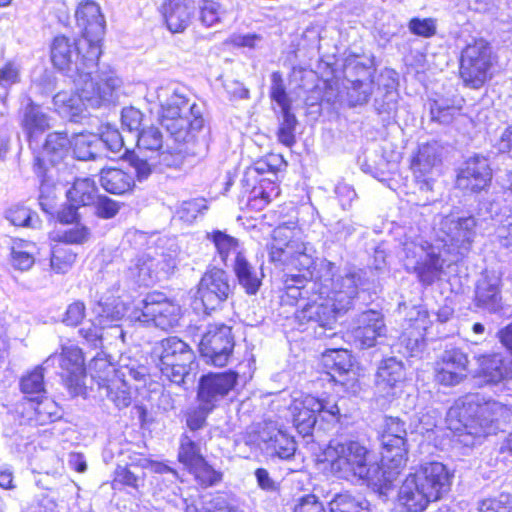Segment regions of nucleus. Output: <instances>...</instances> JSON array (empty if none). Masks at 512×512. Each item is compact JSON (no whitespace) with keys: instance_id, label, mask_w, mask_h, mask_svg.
I'll return each instance as SVG.
<instances>
[{"instance_id":"nucleus-1","label":"nucleus","mask_w":512,"mask_h":512,"mask_svg":"<svg viewBox=\"0 0 512 512\" xmlns=\"http://www.w3.org/2000/svg\"><path fill=\"white\" fill-rule=\"evenodd\" d=\"M335 270V264L321 263L322 273L311 282V290L317 297L295 313L298 329L302 332L312 330L316 338L333 336L338 316L349 311L364 291L363 270L348 268L338 274Z\"/></svg>"},{"instance_id":"nucleus-2","label":"nucleus","mask_w":512,"mask_h":512,"mask_svg":"<svg viewBox=\"0 0 512 512\" xmlns=\"http://www.w3.org/2000/svg\"><path fill=\"white\" fill-rule=\"evenodd\" d=\"M157 98L161 106L160 123L170 135L175 147L158 152L159 164L168 168H179L185 159V143L193 138V133L201 130L204 119L198 106L185 95V89L176 84L160 87Z\"/></svg>"},{"instance_id":"nucleus-3","label":"nucleus","mask_w":512,"mask_h":512,"mask_svg":"<svg viewBox=\"0 0 512 512\" xmlns=\"http://www.w3.org/2000/svg\"><path fill=\"white\" fill-rule=\"evenodd\" d=\"M314 253L313 246L303 241L296 223H284L273 230V242L269 249L271 262L299 271L298 274L285 276L284 289L289 298L297 300L303 297V290L313 278Z\"/></svg>"},{"instance_id":"nucleus-4","label":"nucleus","mask_w":512,"mask_h":512,"mask_svg":"<svg viewBox=\"0 0 512 512\" xmlns=\"http://www.w3.org/2000/svg\"><path fill=\"white\" fill-rule=\"evenodd\" d=\"M77 92L61 91L53 97L56 111L64 117L81 116L87 108H99L117 100L121 81L113 72L72 78Z\"/></svg>"},{"instance_id":"nucleus-5","label":"nucleus","mask_w":512,"mask_h":512,"mask_svg":"<svg viewBox=\"0 0 512 512\" xmlns=\"http://www.w3.org/2000/svg\"><path fill=\"white\" fill-rule=\"evenodd\" d=\"M331 473L351 482L377 484L381 468L369 449L357 440L333 439L324 450Z\"/></svg>"},{"instance_id":"nucleus-6","label":"nucleus","mask_w":512,"mask_h":512,"mask_svg":"<svg viewBox=\"0 0 512 512\" xmlns=\"http://www.w3.org/2000/svg\"><path fill=\"white\" fill-rule=\"evenodd\" d=\"M401 250L398 252L405 270L416 275L424 286H430L440 279L445 260L440 248L424 239L419 229L409 227L399 239Z\"/></svg>"},{"instance_id":"nucleus-7","label":"nucleus","mask_w":512,"mask_h":512,"mask_svg":"<svg viewBox=\"0 0 512 512\" xmlns=\"http://www.w3.org/2000/svg\"><path fill=\"white\" fill-rule=\"evenodd\" d=\"M289 410L293 425L303 438L312 437L317 416L326 424L325 429L334 427L341 418L340 408L336 402L319 399L312 395L295 398Z\"/></svg>"},{"instance_id":"nucleus-8","label":"nucleus","mask_w":512,"mask_h":512,"mask_svg":"<svg viewBox=\"0 0 512 512\" xmlns=\"http://www.w3.org/2000/svg\"><path fill=\"white\" fill-rule=\"evenodd\" d=\"M482 400L480 393H471L457 399L446 414L447 427L455 432L465 446L480 444L481 427L477 426V409Z\"/></svg>"},{"instance_id":"nucleus-9","label":"nucleus","mask_w":512,"mask_h":512,"mask_svg":"<svg viewBox=\"0 0 512 512\" xmlns=\"http://www.w3.org/2000/svg\"><path fill=\"white\" fill-rule=\"evenodd\" d=\"M75 17L77 26L82 30V45L87 47V54H83L85 64L88 67H97L105 33V20L100 7L94 1L82 2Z\"/></svg>"},{"instance_id":"nucleus-10","label":"nucleus","mask_w":512,"mask_h":512,"mask_svg":"<svg viewBox=\"0 0 512 512\" xmlns=\"http://www.w3.org/2000/svg\"><path fill=\"white\" fill-rule=\"evenodd\" d=\"M181 308L162 293L153 292L142 298L130 313V322L153 324L163 330L175 327L180 319Z\"/></svg>"},{"instance_id":"nucleus-11","label":"nucleus","mask_w":512,"mask_h":512,"mask_svg":"<svg viewBox=\"0 0 512 512\" xmlns=\"http://www.w3.org/2000/svg\"><path fill=\"white\" fill-rule=\"evenodd\" d=\"M162 376L175 384H181L194 364L193 350L178 337L163 339L156 349Z\"/></svg>"},{"instance_id":"nucleus-12","label":"nucleus","mask_w":512,"mask_h":512,"mask_svg":"<svg viewBox=\"0 0 512 512\" xmlns=\"http://www.w3.org/2000/svg\"><path fill=\"white\" fill-rule=\"evenodd\" d=\"M378 433L383 448L382 462L392 470L389 474H397L407 461L405 422L398 417L385 416L379 425Z\"/></svg>"},{"instance_id":"nucleus-13","label":"nucleus","mask_w":512,"mask_h":512,"mask_svg":"<svg viewBox=\"0 0 512 512\" xmlns=\"http://www.w3.org/2000/svg\"><path fill=\"white\" fill-rule=\"evenodd\" d=\"M492 51L489 43L480 38L468 43L462 50L460 76L466 86L478 89L490 78Z\"/></svg>"},{"instance_id":"nucleus-14","label":"nucleus","mask_w":512,"mask_h":512,"mask_svg":"<svg viewBox=\"0 0 512 512\" xmlns=\"http://www.w3.org/2000/svg\"><path fill=\"white\" fill-rule=\"evenodd\" d=\"M51 61L56 69L70 78L83 77L86 73L92 76L96 67L85 64L83 54H87V47L82 45V38L78 41L64 35L56 36L50 47Z\"/></svg>"},{"instance_id":"nucleus-15","label":"nucleus","mask_w":512,"mask_h":512,"mask_svg":"<svg viewBox=\"0 0 512 512\" xmlns=\"http://www.w3.org/2000/svg\"><path fill=\"white\" fill-rule=\"evenodd\" d=\"M485 204L489 203L482 202L480 204L477 218L472 215L458 216L456 214H450L442 217L438 223L439 230L446 236L447 241L459 251H467L469 249L476 235V227L480 225L482 221H486L490 218L498 223V218L496 216L491 217Z\"/></svg>"},{"instance_id":"nucleus-16","label":"nucleus","mask_w":512,"mask_h":512,"mask_svg":"<svg viewBox=\"0 0 512 512\" xmlns=\"http://www.w3.org/2000/svg\"><path fill=\"white\" fill-rule=\"evenodd\" d=\"M276 178L275 170L264 160L257 161L246 170L243 182L247 187H251L248 205L252 209L262 210L279 195Z\"/></svg>"},{"instance_id":"nucleus-17","label":"nucleus","mask_w":512,"mask_h":512,"mask_svg":"<svg viewBox=\"0 0 512 512\" xmlns=\"http://www.w3.org/2000/svg\"><path fill=\"white\" fill-rule=\"evenodd\" d=\"M231 293L228 275L221 269L207 271L200 279L193 294L196 308L202 307L205 313L215 311L222 306Z\"/></svg>"},{"instance_id":"nucleus-18","label":"nucleus","mask_w":512,"mask_h":512,"mask_svg":"<svg viewBox=\"0 0 512 512\" xmlns=\"http://www.w3.org/2000/svg\"><path fill=\"white\" fill-rule=\"evenodd\" d=\"M88 371L99 387L107 391V396L118 409L128 407V392L126 390L124 374L119 375L114 365L103 355L95 356L88 365Z\"/></svg>"},{"instance_id":"nucleus-19","label":"nucleus","mask_w":512,"mask_h":512,"mask_svg":"<svg viewBox=\"0 0 512 512\" xmlns=\"http://www.w3.org/2000/svg\"><path fill=\"white\" fill-rule=\"evenodd\" d=\"M231 328L224 324L210 325L199 344L201 355L215 366H224L233 351Z\"/></svg>"},{"instance_id":"nucleus-20","label":"nucleus","mask_w":512,"mask_h":512,"mask_svg":"<svg viewBox=\"0 0 512 512\" xmlns=\"http://www.w3.org/2000/svg\"><path fill=\"white\" fill-rule=\"evenodd\" d=\"M468 357L459 348L446 349L435 363V380L444 386L460 384L468 372Z\"/></svg>"},{"instance_id":"nucleus-21","label":"nucleus","mask_w":512,"mask_h":512,"mask_svg":"<svg viewBox=\"0 0 512 512\" xmlns=\"http://www.w3.org/2000/svg\"><path fill=\"white\" fill-rule=\"evenodd\" d=\"M238 374L234 371L208 373L203 375L198 385V400L206 407L214 409L216 405L235 387Z\"/></svg>"},{"instance_id":"nucleus-22","label":"nucleus","mask_w":512,"mask_h":512,"mask_svg":"<svg viewBox=\"0 0 512 512\" xmlns=\"http://www.w3.org/2000/svg\"><path fill=\"white\" fill-rule=\"evenodd\" d=\"M70 144L66 133H51L47 136L42 151L35 156L34 159V172L41 180V194L39 197V203L42 209L49 212L48 205L45 202L43 191L45 189V173L47 170V163L55 164L61 159Z\"/></svg>"},{"instance_id":"nucleus-23","label":"nucleus","mask_w":512,"mask_h":512,"mask_svg":"<svg viewBox=\"0 0 512 512\" xmlns=\"http://www.w3.org/2000/svg\"><path fill=\"white\" fill-rule=\"evenodd\" d=\"M357 326L353 330L354 341L361 349L372 348L383 342L387 327L381 312L366 310L358 315Z\"/></svg>"},{"instance_id":"nucleus-24","label":"nucleus","mask_w":512,"mask_h":512,"mask_svg":"<svg viewBox=\"0 0 512 512\" xmlns=\"http://www.w3.org/2000/svg\"><path fill=\"white\" fill-rule=\"evenodd\" d=\"M162 143L163 137L157 127H144L138 132L136 150H130V167L135 169L139 182L148 178L153 165L148 162V158H141L140 154L145 151L155 153L162 147Z\"/></svg>"},{"instance_id":"nucleus-25","label":"nucleus","mask_w":512,"mask_h":512,"mask_svg":"<svg viewBox=\"0 0 512 512\" xmlns=\"http://www.w3.org/2000/svg\"><path fill=\"white\" fill-rule=\"evenodd\" d=\"M492 170L485 157L475 155L468 158L460 168L456 185L459 189L477 193L489 186Z\"/></svg>"},{"instance_id":"nucleus-26","label":"nucleus","mask_w":512,"mask_h":512,"mask_svg":"<svg viewBox=\"0 0 512 512\" xmlns=\"http://www.w3.org/2000/svg\"><path fill=\"white\" fill-rule=\"evenodd\" d=\"M410 473L437 501L450 490L452 474L441 462H425Z\"/></svg>"},{"instance_id":"nucleus-27","label":"nucleus","mask_w":512,"mask_h":512,"mask_svg":"<svg viewBox=\"0 0 512 512\" xmlns=\"http://www.w3.org/2000/svg\"><path fill=\"white\" fill-rule=\"evenodd\" d=\"M61 368L66 387L72 396H78L84 391L85 367L84 357L79 347L63 346L61 353Z\"/></svg>"},{"instance_id":"nucleus-28","label":"nucleus","mask_w":512,"mask_h":512,"mask_svg":"<svg viewBox=\"0 0 512 512\" xmlns=\"http://www.w3.org/2000/svg\"><path fill=\"white\" fill-rule=\"evenodd\" d=\"M405 379L403 363L395 357L381 361L376 373V392L380 397L392 399L400 391Z\"/></svg>"},{"instance_id":"nucleus-29","label":"nucleus","mask_w":512,"mask_h":512,"mask_svg":"<svg viewBox=\"0 0 512 512\" xmlns=\"http://www.w3.org/2000/svg\"><path fill=\"white\" fill-rule=\"evenodd\" d=\"M260 439L270 456L288 460L295 455L296 441L285 430L278 428L272 421L265 422L261 428Z\"/></svg>"},{"instance_id":"nucleus-30","label":"nucleus","mask_w":512,"mask_h":512,"mask_svg":"<svg viewBox=\"0 0 512 512\" xmlns=\"http://www.w3.org/2000/svg\"><path fill=\"white\" fill-rule=\"evenodd\" d=\"M440 163L435 145L425 144L419 147L411 161V170L421 189L431 190L432 181L437 174Z\"/></svg>"},{"instance_id":"nucleus-31","label":"nucleus","mask_w":512,"mask_h":512,"mask_svg":"<svg viewBox=\"0 0 512 512\" xmlns=\"http://www.w3.org/2000/svg\"><path fill=\"white\" fill-rule=\"evenodd\" d=\"M398 501L407 512H422L437 500L409 473L399 488Z\"/></svg>"},{"instance_id":"nucleus-32","label":"nucleus","mask_w":512,"mask_h":512,"mask_svg":"<svg viewBox=\"0 0 512 512\" xmlns=\"http://www.w3.org/2000/svg\"><path fill=\"white\" fill-rule=\"evenodd\" d=\"M194 0H166L162 5V15L169 31L183 32L195 14Z\"/></svg>"},{"instance_id":"nucleus-33","label":"nucleus","mask_w":512,"mask_h":512,"mask_svg":"<svg viewBox=\"0 0 512 512\" xmlns=\"http://www.w3.org/2000/svg\"><path fill=\"white\" fill-rule=\"evenodd\" d=\"M478 376L486 384L502 383L507 389L512 384V361L506 363L499 354L482 356L479 358Z\"/></svg>"},{"instance_id":"nucleus-34","label":"nucleus","mask_w":512,"mask_h":512,"mask_svg":"<svg viewBox=\"0 0 512 512\" xmlns=\"http://www.w3.org/2000/svg\"><path fill=\"white\" fill-rule=\"evenodd\" d=\"M510 416L508 407L498 401L487 399L482 395V400L477 409V426L481 427L483 438L494 434L499 429L500 422H506Z\"/></svg>"},{"instance_id":"nucleus-35","label":"nucleus","mask_w":512,"mask_h":512,"mask_svg":"<svg viewBox=\"0 0 512 512\" xmlns=\"http://www.w3.org/2000/svg\"><path fill=\"white\" fill-rule=\"evenodd\" d=\"M500 283L501 279L495 273H483L476 285V305L489 312H496L501 307Z\"/></svg>"},{"instance_id":"nucleus-36","label":"nucleus","mask_w":512,"mask_h":512,"mask_svg":"<svg viewBox=\"0 0 512 512\" xmlns=\"http://www.w3.org/2000/svg\"><path fill=\"white\" fill-rule=\"evenodd\" d=\"M509 187L508 191L512 195V171L508 174ZM485 204L487 210L493 218H498V227L496 235L502 247L512 252V201L509 205L501 206L497 201Z\"/></svg>"},{"instance_id":"nucleus-37","label":"nucleus","mask_w":512,"mask_h":512,"mask_svg":"<svg viewBox=\"0 0 512 512\" xmlns=\"http://www.w3.org/2000/svg\"><path fill=\"white\" fill-rule=\"evenodd\" d=\"M230 267L233 268L239 285L247 294L254 295L258 292L263 278L260 269L248 262L245 256L236 257L235 262Z\"/></svg>"},{"instance_id":"nucleus-38","label":"nucleus","mask_w":512,"mask_h":512,"mask_svg":"<svg viewBox=\"0 0 512 512\" xmlns=\"http://www.w3.org/2000/svg\"><path fill=\"white\" fill-rule=\"evenodd\" d=\"M22 128L30 142L50 128V119L39 105L30 101L23 111Z\"/></svg>"},{"instance_id":"nucleus-39","label":"nucleus","mask_w":512,"mask_h":512,"mask_svg":"<svg viewBox=\"0 0 512 512\" xmlns=\"http://www.w3.org/2000/svg\"><path fill=\"white\" fill-rule=\"evenodd\" d=\"M381 86L385 89L383 99L375 98V108L379 114H391L397 108L398 91L395 72L386 70L379 76V90Z\"/></svg>"},{"instance_id":"nucleus-40","label":"nucleus","mask_w":512,"mask_h":512,"mask_svg":"<svg viewBox=\"0 0 512 512\" xmlns=\"http://www.w3.org/2000/svg\"><path fill=\"white\" fill-rule=\"evenodd\" d=\"M207 238L213 242L226 267H230V265L235 262L236 257L244 256L240 250V245L237 239L222 231L216 230L211 233H207Z\"/></svg>"},{"instance_id":"nucleus-41","label":"nucleus","mask_w":512,"mask_h":512,"mask_svg":"<svg viewBox=\"0 0 512 512\" xmlns=\"http://www.w3.org/2000/svg\"><path fill=\"white\" fill-rule=\"evenodd\" d=\"M155 266V256L150 252H145L137 258L132 277L139 287H148L159 278V271Z\"/></svg>"},{"instance_id":"nucleus-42","label":"nucleus","mask_w":512,"mask_h":512,"mask_svg":"<svg viewBox=\"0 0 512 512\" xmlns=\"http://www.w3.org/2000/svg\"><path fill=\"white\" fill-rule=\"evenodd\" d=\"M43 371V365L37 366L20 380V389L27 396V404H33L34 400L42 398L45 394Z\"/></svg>"},{"instance_id":"nucleus-43","label":"nucleus","mask_w":512,"mask_h":512,"mask_svg":"<svg viewBox=\"0 0 512 512\" xmlns=\"http://www.w3.org/2000/svg\"><path fill=\"white\" fill-rule=\"evenodd\" d=\"M96 196L95 183L89 178L76 179L73 186L67 191V198L75 207L93 204Z\"/></svg>"},{"instance_id":"nucleus-44","label":"nucleus","mask_w":512,"mask_h":512,"mask_svg":"<svg viewBox=\"0 0 512 512\" xmlns=\"http://www.w3.org/2000/svg\"><path fill=\"white\" fill-rule=\"evenodd\" d=\"M73 153L79 160H91L100 156L101 139L95 134H78L72 142Z\"/></svg>"},{"instance_id":"nucleus-45","label":"nucleus","mask_w":512,"mask_h":512,"mask_svg":"<svg viewBox=\"0 0 512 512\" xmlns=\"http://www.w3.org/2000/svg\"><path fill=\"white\" fill-rule=\"evenodd\" d=\"M205 458L201 453L200 442L196 435L183 434L180 438L178 460L188 470Z\"/></svg>"},{"instance_id":"nucleus-46","label":"nucleus","mask_w":512,"mask_h":512,"mask_svg":"<svg viewBox=\"0 0 512 512\" xmlns=\"http://www.w3.org/2000/svg\"><path fill=\"white\" fill-rule=\"evenodd\" d=\"M233 7L232 0H202L199 5L200 21L207 27L219 23L222 17Z\"/></svg>"},{"instance_id":"nucleus-47","label":"nucleus","mask_w":512,"mask_h":512,"mask_svg":"<svg viewBox=\"0 0 512 512\" xmlns=\"http://www.w3.org/2000/svg\"><path fill=\"white\" fill-rule=\"evenodd\" d=\"M29 405L34 410V421L39 425H45L61 417L58 404L52 399L44 397V395L42 398L34 400V403Z\"/></svg>"},{"instance_id":"nucleus-48","label":"nucleus","mask_w":512,"mask_h":512,"mask_svg":"<svg viewBox=\"0 0 512 512\" xmlns=\"http://www.w3.org/2000/svg\"><path fill=\"white\" fill-rule=\"evenodd\" d=\"M100 182L102 187L109 193L124 194L128 190L127 174L118 168L103 170Z\"/></svg>"},{"instance_id":"nucleus-49","label":"nucleus","mask_w":512,"mask_h":512,"mask_svg":"<svg viewBox=\"0 0 512 512\" xmlns=\"http://www.w3.org/2000/svg\"><path fill=\"white\" fill-rule=\"evenodd\" d=\"M89 237V229L79 223L64 229H58L50 235L52 241L65 244H82L85 243Z\"/></svg>"},{"instance_id":"nucleus-50","label":"nucleus","mask_w":512,"mask_h":512,"mask_svg":"<svg viewBox=\"0 0 512 512\" xmlns=\"http://www.w3.org/2000/svg\"><path fill=\"white\" fill-rule=\"evenodd\" d=\"M188 471L193 474L196 482L203 488L217 485L222 480V472L214 469L205 459Z\"/></svg>"},{"instance_id":"nucleus-51","label":"nucleus","mask_w":512,"mask_h":512,"mask_svg":"<svg viewBox=\"0 0 512 512\" xmlns=\"http://www.w3.org/2000/svg\"><path fill=\"white\" fill-rule=\"evenodd\" d=\"M75 260L76 253L72 249L60 244L52 247L50 265L56 273H66L71 269Z\"/></svg>"},{"instance_id":"nucleus-52","label":"nucleus","mask_w":512,"mask_h":512,"mask_svg":"<svg viewBox=\"0 0 512 512\" xmlns=\"http://www.w3.org/2000/svg\"><path fill=\"white\" fill-rule=\"evenodd\" d=\"M98 137L101 139V148L106 147L108 151L115 155L123 151L119 156L120 158H125L128 155V148L124 147L123 137L116 128L107 126Z\"/></svg>"},{"instance_id":"nucleus-53","label":"nucleus","mask_w":512,"mask_h":512,"mask_svg":"<svg viewBox=\"0 0 512 512\" xmlns=\"http://www.w3.org/2000/svg\"><path fill=\"white\" fill-rule=\"evenodd\" d=\"M282 121L278 129L279 141L291 147L295 143V129L298 123L296 116L291 112V109L281 110Z\"/></svg>"},{"instance_id":"nucleus-54","label":"nucleus","mask_w":512,"mask_h":512,"mask_svg":"<svg viewBox=\"0 0 512 512\" xmlns=\"http://www.w3.org/2000/svg\"><path fill=\"white\" fill-rule=\"evenodd\" d=\"M130 378L133 379L134 383L130 382V395L131 390L135 392V398L150 399L151 394L156 392L157 384L149 382V376L139 371H133L130 369Z\"/></svg>"},{"instance_id":"nucleus-55","label":"nucleus","mask_w":512,"mask_h":512,"mask_svg":"<svg viewBox=\"0 0 512 512\" xmlns=\"http://www.w3.org/2000/svg\"><path fill=\"white\" fill-rule=\"evenodd\" d=\"M478 512H512V495L501 493L478 502Z\"/></svg>"},{"instance_id":"nucleus-56","label":"nucleus","mask_w":512,"mask_h":512,"mask_svg":"<svg viewBox=\"0 0 512 512\" xmlns=\"http://www.w3.org/2000/svg\"><path fill=\"white\" fill-rule=\"evenodd\" d=\"M270 97L281 110L291 109V100L286 93L282 75L278 71L271 74Z\"/></svg>"},{"instance_id":"nucleus-57","label":"nucleus","mask_w":512,"mask_h":512,"mask_svg":"<svg viewBox=\"0 0 512 512\" xmlns=\"http://www.w3.org/2000/svg\"><path fill=\"white\" fill-rule=\"evenodd\" d=\"M459 113V108L446 104L443 100H434L430 104L431 119L440 124H449Z\"/></svg>"},{"instance_id":"nucleus-58","label":"nucleus","mask_w":512,"mask_h":512,"mask_svg":"<svg viewBox=\"0 0 512 512\" xmlns=\"http://www.w3.org/2000/svg\"><path fill=\"white\" fill-rule=\"evenodd\" d=\"M31 244L21 241L12 247V264L19 270H28L34 264L32 252L28 249Z\"/></svg>"},{"instance_id":"nucleus-59","label":"nucleus","mask_w":512,"mask_h":512,"mask_svg":"<svg viewBox=\"0 0 512 512\" xmlns=\"http://www.w3.org/2000/svg\"><path fill=\"white\" fill-rule=\"evenodd\" d=\"M373 92V81L368 77L365 80H355L349 91L350 100L354 105H362L368 102Z\"/></svg>"},{"instance_id":"nucleus-60","label":"nucleus","mask_w":512,"mask_h":512,"mask_svg":"<svg viewBox=\"0 0 512 512\" xmlns=\"http://www.w3.org/2000/svg\"><path fill=\"white\" fill-rule=\"evenodd\" d=\"M21 65L15 60L7 61L0 68V86L9 88L20 80Z\"/></svg>"},{"instance_id":"nucleus-61","label":"nucleus","mask_w":512,"mask_h":512,"mask_svg":"<svg viewBox=\"0 0 512 512\" xmlns=\"http://www.w3.org/2000/svg\"><path fill=\"white\" fill-rule=\"evenodd\" d=\"M331 512H364L362 504L348 494L337 495L330 503Z\"/></svg>"},{"instance_id":"nucleus-62","label":"nucleus","mask_w":512,"mask_h":512,"mask_svg":"<svg viewBox=\"0 0 512 512\" xmlns=\"http://www.w3.org/2000/svg\"><path fill=\"white\" fill-rule=\"evenodd\" d=\"M6 218L14 226L33 227V213L26 207H11L6 212Z\"/></svg>"},{"instance_id":"nucleus-63","label":"nucleus","mask_w":512,"mask_h":512,"mask_svg":"<svg viewBox=\"0 0 512 512\" xmlns=\"http://www.w3.org/2000/svg\"><path fill=\"white\" fill-rule=\"evenodd\" d=\"M211 407H206V404L200 403L199 406L195 409H192L187 414V426L193 432L192 435H195V432L204 427L206 423L207 415L212 411Z\"/></svg>"},{"instance_id":"nucleus-64","label":"nucleus","mask_w":512,"mask_h":512,"mask_svg":"<svg viewBox=\"0 0 512 512\" xmlns=\"http://www.w3.org/2000/svg\"><path fill=\"white\" fill-rule=\"evenodd\" d=\"M436 27V21L432 18H412L408 24L411 33L425 38L435 35Z\"/></svg>"}]
</instances>
